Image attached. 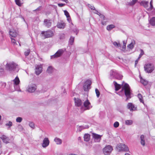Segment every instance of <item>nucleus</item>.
<instances>
[{
    "label": "nucleus",
    "mask_w": 155,
    "mask_h": 155,
    "mask_svg": "<svg viewBox=\"0 0 155 155\" xmlns=\"http://www.w3.org/2000/svg\"><path fill=\"white\" fill-rule=\"evenodd\" d=\"M113 44L116 47H119L120 46V45L119 43H118L116 41H114Z\"/></svg>",
    "instance_id": "4c0bfd02"
},
{
    "label": "nucleus",
    "mask_w": 155,
    "mask_h": 155,
    "mask_svg": "<svg viewBox=\"0 0 155 155\" xmlns=\"http://www.w3.org/2000/svg\"><path fill=\"white\" fill-rule=\"evenodd\" d=\"M65 24L63 21L58 22L57 25V27L59 28H64Z\"/></svg>",
    "instance_id": "4be33fe9"
},
{
    "label": "nucleus",
    "mask_w": 155,
    "mask_h": 155,
    "mask_svg": "<svg viewBox=\"0 0 155 155\" xmlns=\"http://www.w3.org/2000/svg\"><path fill=\"white\" fill-rule=\"evenodd\" d=\"M64 52L63 49H60L53 55L51 56V59L56 58L61 56Z\"/></svg>",
    "instance_id": "9b49d317"
},
{
    "label": "nucleus",
    "mask_w": 155,
    "mask_h": 155,
    "mask_svg": "<svg viewBox=\"0 0 155 155\" xmlns=\"http://www.w3.org/2000/svg\"><path fill=\"white\" fill-rule=\"evenodd\" d=\"M16 4L18 6H20L21 5V3L20 2V0H15Z\"/></svg>",
    "instance_id": "c03bdc74"
},
{
    "label": "nucleus",
    "mask_w": 155,
    "mask_h": 155,
    "mask_svg": "<svg viewBox=\"0 0 155 155\" xmlns=\"http://www.w3.org/2000/svg\"><path fill=\"white\" fill-rule=\"evenodd\" d=\"M5 126H8V128H10L12 126V123L10 121H9L8 123H7L5 124Z\"/></svg>",
    "instance_id": "58836bf2"
},
{
    "label": "nucleus",
    "mask_w": 155,
    "mask_h": 155,
    "mask_svg": "<svg viewBox=\"0 0 155 155\" xmlns=\"http://www.w3.org/2000/svg\"><path fill=\"white\" fill-rule=\"evenodd\" d=\"M117 149L119 151H128L129 150L128 147L124 144L120 143L117 146Z\"/></svg>",
    "instance_id": "0eeeda50"
},
{
    "label": "nucleus",
    "mask_w": 155,
    "mask_h": 155,
    "mask_svg": "<svg viewBox=\"0 0 155 155\" xmlns=\"http://www.w3.org/2000/svg\"><path fill=\"white\" fill-rule=\"evenodd\" d=\"M140 82L144 85H146L148 83V82L145 79H143L141 77H140Z\"/></svg>",
    "instance_id": "c756f323"
},
{
    "label": "nucleus",
    "mask_w": 155,
    "mask_h": 155,
    "mask_svg": "<svg viewBox=\"0 0 155 155\" xmlns=\"http://www.w3.org/2000/svg\"><path fill=\"white\" fill-rule=\"evenodd\" d=\"M88 126H78L77 128V130L79 131H81V130L84 129H87L88 128Z\"/></svg>",
    "instance_id": "a878e982"
},
{
    "label": "nucleus",
    "mask_w": 155,
    "mask_h": 155,
    "mask_svg": "<svg viewBox=\"0 0 155 155\" xmlns=\"http://www.w3.org/2000/svg\"><path fill=\"white\" fill-rule=\"evenodd\" d=\"M110 76L111 79L115 78L120 79L123 78V76L118 74L115 70H112L110 71Z\"/></svg>",
    "instance_id": "7ed1b4c3"
},
{
    "label": "nucleus",
    "mask_w": 155,
    "mask_h": 155,
    "mask_svg": "<svg viewBox=\"0 0 155 155\" xmlns=\"http://www.w3.org/2000/svg\"><path fill=\"white\" fill-rule=\"evenodd\" d=\"M36 89V86L35 84H33L29 85L27 91L29 92H33Z\"/></svg>",
    "instance_id": "2eb2a0df"
},
{
    "label": "nucleus",
    "mask_w": 155,
    "mask_h": 155,
    "mask_svg": "<svg viewBox=\"0 0 155 155\" xmlns=\"http://www.w3.org/2000/svg\"><path fill=\"white\" fill-rule=\"evenodd\" d=\"M22 120V118L21 117H18L16 119V121L18 123H20Z\"/></svg>",
    "instance_id": "a19ab883"
},
{
    "label": "nucleus",
    "mask_w": 155,
    "mask_h": 155,
    "mask_svg": "<svg viewBox=\"0 0 155 155\" xmlns=\"http://www.w3.org/2000/svg\"><path fill=\"white\" fill-rule=\"evenodd\" d=\"M53 71V68L51 66H49L48 67L47 72L48 73H51Z\"/></svg>",
    "instance_id": "72a5a7b5"
},
{
    "label": "nucleus",
    "mask_w": 155,
    "mask_h": 155,
    "mask_svg": "<svg viewBox=\"0 0 155 155\" xmlns=\"http://www.w3.org/2000/svg\"><path fill=\"white\" fill-rule=\"evenodd\" d=\"M74 37L71 36V37L69 41V44L71 45H72L73 44V43L74 41Z\"/></svg>",
    "instance_id": "e433bc0d"
},
{
    "label": "nucleus",
    "mask_w": 155,
    "mask_h": 155,
    "mask_svg": "<svg viewBox=\"0 0 155 155\" xmlns=\"http://www.w3.org/2000/svg\"><path fill=\"white\" fill-rule=\"evenodd\" d=\"M95 92L97 96V97H98L100 96V93L98 89H95Z\"/></svg>",
    "instance_id": "a18cd8bd"
},
{
    "label": "nucleus",
    "mask_w": 155,
    "mask_h": 155,
    "mask_svg": "<svg viewBox=\"0 0 155 155\" xmlns=\"http://www.w3.org/2000/svg\"><path fill=\"white\" fill-rule=\"evenodd\" d=\"M13 86L15 89L17 91H20L19 90V84L20 83V80L18 77H16L15 78L13 81Z\"/></svg>",
    "instance_id": "9d476101"
},
{
    "label": "nucleus",
    "mask_w": 155,
    "mask_h": 155,
    "mask_svg": "<svg viewBox=\"0 0 155 155\" xmlns=\"http://www.w3.org/2000/svg\"><path fill=\"white\" fill-rule=\"evenodd\" d=\"M150 23L152 26H155V17H153L149 21Z\"/></svg>",
    "instance_id": "c85d7f7f"
},
{
    "label": "nucleus",
    "mask_w": 155,
    "mask_h": 155,
    "mask_svg": "<svg viewBox=\"0 0 155 155\" xmlns=\"http://www.w3.org/2000/svg\"><path fill=\"white\" fill-rule=\"evenodd\" d=\"M17 65L13 62L7 63L6 65V69L9 71L14 70L16 68Z\"/></svg>",
    "instance_id": "6e6552de"
},
{
    "label": "nucleus",
    "mask_w": 155,
    "mask_h": 155,
    "mask_svg": "<svg viewBox=\"0 0 155 155\" xmlns=\"http://www.w3.org/2000/svg\"><path fill=\"white\" fill-rule=\"evenodd\" d=\"M12 38V37H11L12 43L14 45L17 44L15 40L14 39Z\"/></svg>",
    "instance_id": "49530a36"
},
{
    "label": "nucleus",
    "mask_w": 155,
    "mask_h": 155,
    "mask_svg": "<svg viewBox=\"0 0 155 155\" xmlns=\"http://www.w3.org/2000/svg\"><path fill=\"white\" fill-rule=\"evenodd\" d=\"M49 141L47 138H45L43 140L42 146L43 147L45 148L49 144Z\"/></svg>",
    "instance_id": "6ab92c4d"
},
{
    "label": "nucleus",
    "mask_w": 155,
    "mask_h": 155,
    "mask_svg": "<svg viewBox=\"0 0 155 155\" xmlns=\"http://www.w3.org/2000/svg\"><path fill=\"white\" fill-rule=\"evenodd\" d=\"M140 143L143 146H144L145 145V137L143 135H142L140 137Z\"/></svg>",
    "instance_id": "b1692460"
},
{
    "label": "nucleus",
    "mask_w": 155,
    "mask_h": 155,
    "mask_svg": "<svg viewBox=\"0 0 155 155\" xmlns=\"http://www.w3.org/2000/svg\"><path fill=\"white\" fill-rule=\"evenodd\" d=\"M115 26L114 25H110L107 26V29L109 31H110L112 29L115 28Z\"/></svg>",
    "instance_id": "bb28decb"
},
{
    "label": "nucleus",
    "mask_w": 155,
    "mask_h": 155,
    "mask_svg": "<svg viewBox=\"0 0 155 155\" xmlns=\"http://www.w3.org/2000/svg\"><path fill=\"white\" fill-rule=\"evenodd\" d=\"M140 101L144 104V102L143 98V97L141 94H139L137 95Z\"/></svg>",
    "instance_id": "2f4dec72"
},
{
    "label": "nucleus",
    "mask_w": 155,
    "mask_h": 155,
    "mask_svg": "<svg viewBox=\"0 0 155 155\" xmlns=\"http://www.w3.org/2000/svg\"><path fill=\"white\" fill-rule=\"evenodd\" d=\"M139 59H138V58H137V60H136L135 61V66H136V65L137 64L138 62V61H139Z\"/></svg>",
    "instance_id": "6e6d98bb"
},
{
    "label": "nucleus",
    "mask_w": 155,
    "mask_h": 155,
    "mask_svg": "<svg viewBox=\"0 0 155 155\" xmlns=\"http://www.w3.org/2000/svg\"><path fill=\"white\" fill-rule=\"evenodd\" d=\"M101 24L103 25H105V24L103 21H102L101 22Z\"/></svg>",
    "instance_id": "e2e57ef3"
},
{
    "label": "nucleus",
    "mask_w": 155,
    "mask_h": 155,
    "mask_svg": "<svg viewBox=\"0 0 155 155\" xmlns=\"http://www.w3.org/2000/svg\"><path fill=\"white\" fill-rule=\"evenodd\" d=\"M88 6L89 8H91V10H95V8L93 6H92L90 5H89Z\"/></svg>",
    "instance_id": "8fccbe9b"
},
{
    "label": "nucleus",
    "mask_w": 155,
    "mask_h": 155,
    "mask_svg": "<svg viewBox=\"0 0 155 155\" xmlns=\"http://www.w3.org/2000/svg\"><path fill=\"white\" fill-rule=\"evenodd\" d=\"M44 25L48 28L50 27L51 25V20L45 19L44 21Z\"/></svg>",
    "instance_id": "f3484780"
},
{
    "label": "nucleus",
    "mask_w": 155,
    "mask_h": 155,
    "mask_svg": "<svg viewBox=\"0 0 155 155\" xmlns=\"http://www.w3.org/2000/svg\"><path fill=\"white\" fill-rule=\"evenodd\" d=\"M9 33L11 37L15 38L17 36V33L16 31L11 29L9 31Z\"/></svg>",
    "instance_id": "aec40b11"
},
{
    "label": "nucleus",
    "mask_w": 155,
    "mask_h": 155,
    "mask_svg": "<svg viewBox=\"0 0 155 155\" xmlns=\"http://www.w3.org/2000/svg\"><path fill=\"white\" fill-rule=\"evenodd\" d=\"M125 155H130L129 153H126Z\"/></svg>",
    "instance_id": "0e129e2a"
},
{
    "label": "nucleus",
    "mask_w": 155,
    "mask_h": 155,
    "mask_svg": "<svg viewBox=\"0 0 155 155\" xmlns=\"http://www.w3.org/2000/svg\"><path fill=\"white\" fill-rule=\"evenodd\" d=\"M67 18L68 21L69 22V23H70L71 21V19L70 18V16Z\"/></svg>",
    "instance_id": "603ef678"
},
{
    "label": "nucleus",
    "mask_w": 155,
    "mask_h": 155,
    "mask_svg": "<svg viewBox=\"0 0 155 155\" xmlns=\"http://www.w3.org/2000/svg\"><path fill=\"white\" fill-rule=\"evenodd\" d=\"M152 14L153 15H155V9L153 10V11L152 12Z\"/></svg>",
    "instance_id": "bf43d9fd"
},
{
    "label": "nucleus",
    "mask_w": 155,
    "mask_h": 155,
    "mask_svg": "<svg viewBox=\"0 0 155 155\" xmlns=\"http://www.w3.org/2000/svg\"><path fill=\"white\" fill-rule=\"evenodd\" d=\"M42 71V67L41 65H37L35 67V72L36 74L37 75H39Z\"/></svg>",
    "instance_id": "dca6fc26"
},
{
    "label": "nucleus",
    "mask_w": 155,
    "mask_h": 155,
    "mask_svg": "<svg viewBox=\"0 0 155 155\" xmlns=\"http://www.w3.org/2000/svg\"><path fill=\"white\" fill-rule=\"evenodd\" d=\"M75 105L77 107H80L81 108L82 106V103L81 100L78 98H74Z\"/></svg>",
    "instance_id": "a211bd4d"
},
{
    "label": "nucleus",
    "mask_w": 155,
    "mask_h": 155,
    "mask_svg": "<svg viewBox=\"0 0 155 155\" xmlns=\"http://www.w3.org/2000/svg\"><path fill=\"white\" fill-rule=\"evenodd\" d=\"M120 93L123 92V95L124 93L127 98L126 100L131 97V91L129 85L127 83H123Z\"/></svg>",
    "instance_id": "f257e3e1"
},
{
    "label": "nucleus",
    "mask_w": 155,
    "mask_h": 155,
    "mask_svg": "<svg viewBox=\"0 0 155 155\" xmlns=\"http://www.w3.org/2000/svg\"><path fill=\"white\" fill-rule=\"evenodd\" d=\"M54 141L57 144H60L62 143L61 140L58 138H55L54 139Z\"/></svg>",
    "instance_id": "7c9ffc66"
},
{
    "label": "nucleus",
    "mask_w": 155,
    "mask_h": 155,
    "mask_svg": "<svg viewBox=\"0 0 155 155\" xmlns=\"http://www.w3.org/2000/svg\"><path fill=\"white\" fill-rule=\"evenodd\" d=\"M73 31H74V32L76 33V35L78 33V30L77 28H75V29H74Z\"/></svg>",
    "instance_id": "5fc2aeb1"
},
{
    "label": "nucleus",
    "mask_w": 155,
    "mask_h": 155,
    "mask_svg": "<svg viewBox=\"0 0 155 155\" xmlns=\"http://www.w3.org/2000/svg\"><path fill=\"white\" fill-rule=\"evenodd\" d=\"M54 35L53 31L51 30L48 31L41 32V35L44 38H49L52 37Z\"/></svg>",
    "instance_id": "423d86ee"
},
{
    "label": "nucleus",
    "mask_w": 155,
    "mask_h": 155,
    "mask_svg": "<svg viewBox=\"0 0 155 155\" xmlns=\"http://www.w3.org/2000/svg\"><path fill=\"white\" fill-rule=\"evenodd\" d=\"M133 123V121L131 120H126L125 121V124L127 125H130Z\"/></svg>",
    "instance_id": "473e14b6"
},
{
    "label": "nucleus",
    "mask_w": 155,
    "mask_h": 155,
    "mask_svg": "<svg viewBox=\"0 0 155 155\" xmlns=\"http://www.w3.org/2000/svg\"><path fill=\"white\" fill-rule=\"evenodd\" d=\"M64 12L65 15H66V16L67 17H68L70 16L69 13L67 11L64 10Z\"/></svg>",
    "instance_id": "09e8293b"
},
{
    "label": "nucleus",
    "mask_w": 155,
    "mask_h": 155,
    "mask_svg": "<svg viewBox=\"0 0 155 155\" xmlns=\"http://www.w3.org/2000/svg\"><path fill=\"white\" fill-rule=\"evenodd\" d=\"M61 1L65 2L66 3H68L69 2L68 0H61Z\"/></svg>",
    "instance_id": "13d9d810"
},
{
    "label": "nucleus",
    "mask_w": 155,
    "mask_h": 155,
    "mask_svg": "<svg viewBox=\"0 0 155 155\" xmlns=\"http://www.w3.org/2000/svg\"><path fill=\"white\" fill-rule=\"evenodd\" d=\"M119 95H121L120 94H119Z\"/></svg>",
    "instance_id": "69168bd1"
},
{
    "label": "nucleus",
    "mask_w": 155,
    "mask_h": 155,
    "mask_svg": "<svg viewBox=\"0 0 155 155\" xmlns=\"http://www.w3.org/2000/svg\"><path fill=\"white\" fill-rule=\"evenodd\" d=\"M92 136L95 142H100L101 139L102 135H101L95 133H93Z\"/></svg>",
    "instance_id": "ddd939ff"
},
{
    "label": "nucleus",
    "mask_w": 155,
    "mask_h": 155,
    "mask_svg": "<svg viewBox=\"0 0 155 155\" xmlns=\"http://www.w3.org/2000/svg\"><path fill=\"white\" fill-rule=\"evenodd\" d=\"M97 14L98 15H99L100 16H101V15L102 14H101V13H99L98 12V13H97Z\"/></svg>",
    "instance_id": "680f3d73"
},
{
    "label": "nucleus",
    "mask_w": 155,
    "mask_h": 155,
    "mask_svg": "<svg viewBox=\"0 0 155 155\" xmlns=\"http://www.w3.org/2000/svg\"><path fill=\"white\" fill-rule=\"evenodd\" d=\"M90 135L88 134H86L84 135V141H88L90 139Z\"/></svg>",
    "instance_id": "cd10ccee"
},
{
    "label": "nucleus",
    "mask_w": 155,
    "mask_h": 155,
    "mask_svg": "<svg viewBox=\"0 0 155 155\" xmlns=\"http://www.w3.org/2000/svg\"><path fill=\"white\" fill-rule=\"evenodd\" d=\"M41 9V7L40 6L39 7H38L37 9H36L35 10L36 11H39Z\"/></svg>",
    "instance_id": "4d7b16f0"
},
{
    "label": "nucleus",
    "mask_w": 155,
    "mask_h": 155,
    "mask_svg": "<svg viewBox=\"0 0 155 155\" xmlns=\"http://www.w3.org/2000/svg\"><path fill=\"white\" fill-rule=\"evenodd\" d=\"M100 17L103 20H105V16L103 15H101V16H100Z\"/></svg>",
    "instance_id": "864d4df0"
},
{
    "label": "nucleus",
    "mask_w": 155,
    "mask_h": 155,
    "mask_svg": "<svg viewBox=\"0 0 155 155\" xmlns=\"http://www.w3.org/2000/svg\"><path fill=\"white\" fill-rule=\"evenodd\" d=\"M140 53L139 54V57L138 58V59H140L141 58L142 56L144 54V52L142 49H140Z\"/></svg>",
    "instance_id": "c9c22d12"
},
{
    "label": "nucleus",
    "mask_w": 155,
    "mask_h": 155,
    "mask_svg": "<svg viewBox=\"0 0 155 155\" xmlns=\"http://www.w3.org/2000/svg\"><path fill=\"white\" fill-rule=\"evenodd\" d=\"M114 84L115 87V90L116 91L119 90L121 87L120 85L118 84L116 81L114 82Z\"/></svg>",
    "instance_id": "393cba45"
},
{
    "label": "nucleus",
    "mask_w": 155,
    "mask_h": 155,
    "mask_svg": "<svg viewBox=\"0 0 155 155\" xmlns=\"http://www.w3.org/2000/svg\"><path fill=\"white\" fill-rule=\"evenodd\" d=\"M113 150L112 147L109 145H107L103 149V153L105 155H109Z\"/></svg>",
    "instance_id": "1a4fd4ad"
},
{
    "label": "nucleus",
    "mask_w": 155,
    "mask_h": 155,
    "mask_svg": "<svg viewBox=\"0 0 155 155\" xmlns=\"http://www.w3.org/2000/svg\"><path fill=\"white\" fill-rule=\"evenodd\" d=\"M0 138L2 140L3 142L5 143H9V139L6 136L3 135L0 137Z\"/></svg>",
    "instance_id": "412c9836"
},
{
    "label": "nucleus",
    "mask_w": 155,
    "mask_h": 155,
    "mask_svg": "<svg viewBox=\"0 0 155 155\" xmlns=\"http://www.w3.org/2000/svg\"><path fill=\"white\" fill-rule=\"evenodd\" d=\"M65 5V4H63V3H58V5L59 7H63Z\"/></svg>",
    "instance_id": "3c124183"
},
{
    "label": "nucleus",
    "mask_w": 155,
    "mask_h": 155,
    "mask_svg": "<svg viewBox=\"0 0 155 155\" xmlns=\"http://www.w3.org/2000/svg\"><path fill=\"white\" fill-rule=\"evenodd\" d=\"M91 84L90 80H87L85 82L83 86V89L84 91H87L90 89V86Z\"/></svg>",
    "instance_id": "f8f14e48"
},
{
    "label": "nucleus",
    "mask_w": 155,
    "mask_h": 155,
    "mask_svg": "<svg viewBox=\"0 0 155 155\" xmlns=\"http://www.w3.org/2000/svg\"><path fill=\"white\" fill-rule=\"evenodd\" d=\"M135 44V41L134 40H133L131 43L128 45L127 47L131 50L133 49L134 47V45Z\"/></svg>",
    "instance_id": "5701e85b"
},
{
    "label": "nucleus",
    "mask_w": 155,
    "mask_h": 155,
    "mask_svg": "<svg viewBox=\"0 0 155 155\" xmlns=\"http://www.w3.org/2000/svg\"><path fill=\"white\" fill-rule=\"evenodd\" d=\"M84 107L82 106L81 108V113L83 112L85 110H89L92 107L90 102L87 99L84 102Z\"/></svg>",
    "instance_id": "39448f33"
},
{
    "label": "nucleus",
    "mask_w": 155,
    "mask_h": 155,
    "mask_svg": "<svg viewBox=\"0 0 155 155\" xmlns=\"http://www.w3.org/2000/svg\"><path fill=\"white\" fill-rule=\"evenodd\" d=\"M144 68L146 72L148 73H152L154 69V65L150 63L146 64L144 65Z\"/></svg>",
    "instance_id": "f03ea898"
},
{
    "label": "nucleus",
    "mask_w": 155,
    "mask_h": 155,
    "mask_svg": "<svg viewBox=\"0 0 155 155\" xmlns=\"http://www.w3.org/2000/svg\"><path fill=\"white\" fill-rule=\"evenodd\" d=\"M137 0H132V1L129 3L128 4L130 5H133L137 2Z\"/></svg>",
    "instance_id": "ea45409f"
},
{
    "label": "nucleus",
    "mask_w": 155,
    "mask_h": 155,
    "mask_svg": "<svg viewBox=\"0 0 155 155\" xmlns=\"http://www.w3.org/2000/svg\"><path fill=\"white\" fill-rule=\"evenodd\" d=\"M119 123L117 121L115 122L114 124V126L115 128H117L119 126Z\"/></svg>",
    "instance_id": "37998d69"
},
{
    "label": "nucleus",
    "mask_w": 155,
    "mask_h": 155,
    "mask_svg": "<svg viewBox=\"0 0 155 155\" xmlns=\"http://www.w3.org/2000/svg\"><path fill=\"white\" fill-rule=\"evenodd\" d=\"M30 52V50H27L26 51H25V55L26 56H28Z\"/></svg>",
    "instance_id": "de8ad7c7"
},
{
    "label": "nucleus",
    "mask_w": 155,
    "mask_h": 155,
    "mask_svg": "<svg viewBox=\"0 0 155 155\" xmlns=\"http://www.w3.org/2000/svg\"><path fill=\"white\" fill-rule=\"evenodd\" d=\"M140 4L148 11H150L153 9V0H151L150 2V6L148 5L149 2L145 1H142L140 2Z\"/></svg>",
    "instance_id": "20e7f679"
},
{
    "label": "nucleus",
    "mask_w": 155,
    "mask_h": 155,
    "mask_svg": "<svg viewBox=\"0 0 155 155\" xmlns=\"http://www.w3.org/2000/svg\"><path fill=\"white\" fill-rule=\"evenodd\" d=\"M29 126L31 128L34 129L35 127V125L34 123L32 122H29Z\"/></svg>",
    "instance_id": "79ce46f5"
},
{
    "label": "nucleus",
    "mask_w": 155,
    "mask_h": 155,
    "mask_svg": "<svg viewBox=\"0 0 155 155\" xmlns=\"http://www.w3.org/2000/svg\"><path fill=\"white\" fill-rule=\"evenodd\" d=\"M127 107L130 111L135 110L137 108V107L131 103H129L127 104Z\"/></svg>",
    "instance_id": "4468645a"
},
{
    "label": "nucleus",
    "mask_w": 155,
    "mask_h": 155,
    "mask_svg": "<svg viewBox=\"0 0 155 155\" xmlns=\"http://www.w3.org/2000/svg\"><path fill=\"white\" fill-rule=\"evenodd\" d=\"M126 44H127V41H126L125 40L124 41H123V46L122 47V50L124 51V50L125 49Z\"/></svg>",
    "instance_id": "f704fd0d"
},
{
    "label": "nucleus",
    "mask_w": 155,
    "mask_h": 155,
    "mask_svg": "<svg viewBox=\"0 0 155 155\" xmlns=\"http://www.w3.org/2000/svg\"><path fill=\"white\" fill-rule=\"evenodd\" d=\"M94 10L95 11V12H94V13H95V14H97V13H98V12L96 10Z\"/></svg>",
    "instance_id": "052dcab7"
}]
</instances>
